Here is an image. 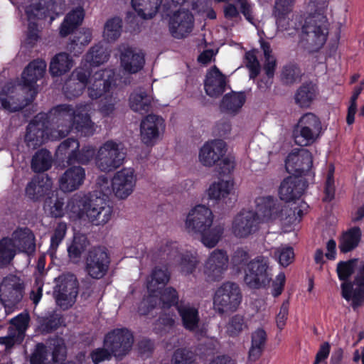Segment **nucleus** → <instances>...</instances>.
<instances>
[{"label":"nucleus","instance_id":"423d86ee","mask_svg":"<svg viewBox=\"0 0 364 364\" xmlns=\"http://www.w3.org/2000/svg\"><path fill=\"white\" fill-rule=\"evenodd\" d=\"M112 75V70H100L90 75V72L87 69L78 67L65 82L63 87L64 93L67 98L72 99L81 95L87 87L89 97L92 100L98 99L109 90L111 86L109 78Z\"/></svg>","mask_w":364,"mask_h":364},{"label":"nucleus","instance_id":"f8f14e48","mask_svg":"<svg viewBox=\"0 0 364 364\" xmlns=\"http://www.w3.org/2000/svg\"><path fill=\"white\" fill-rule=\"evenodd\" d=\"M321 123L312 113L301 117L296 127L295 142L300 146H308L317 140L321 133Z\"/></svg>","mask_w":364,"mask_h":364},{"label":"nucleus","instance_id":"a211bd4d","mask_svg":"<svg viewBox=\"0 0 364 364\" xmlns=\"http://www.w3.org/2000/svg\"><path fill=\"white\" fill-rule=\"evenodd\" d=\"M79 142L74 139H68L63 141L57 149L58 156L68 155V163L87 164L94 156L95 151L92 146H85L80 151H77Z\"/></svg>","mask_w":364,"mask_h":364},{"label":"nucleus","instance_id":"4468645a","mask_svg":"<svg viewBox=\"0 0 364 364\" xmlns=\"http://www.w3.org/2000/svg\"><path fill=\"white\" fill-rule=\"evenodd\" d=\"M353 288L350 283L344 282L341 285L343 297L353 307L357 308L364 304V261L357 262L354 270Z\"/></svg>","mask_w":364,"mask_h":364},{"label":"nucleus","instance_id":"5fc2aeb1","mask_svg":"<svg viewBox=\"0 0 364 364\" xmlns=\"http://www.w3.org/2000/svg\"><path fill=\"white\" fill-rule=\"evenodd\" d=\"M296 0H275L272 14L274 18H278L280 24H284V15L292 13Z\"/></svg>","mask_w":364,"mask_h":364},{"label":"nucleus","instance_id":"c756f323","mask_svg":"<svg viewBox=\"0 0 364 364\" xmlns=\"http://www.w3.org/2000/svg\"><path fill=\"white\" fill-rule=\"evenodd\" d=\"M28 319L27 314H19L12 319L11 323L14 326L9 328V334L4 337H0V344L5 346L6 353H9L16 343L23 340Z\"/></svg>","mask_w":364,"mask_h":364},{"label":"nucleus","instance_id":"412c9836","mask_svg":"<svg viewBox=\"0 0 364 364\" xmlns=\"http://www.w3.org/2000/svg\"><path fill=\"white\" fill-rule=\"evenodd\" d=\"M162 255L166 256L170 259H177L178 265L180 272L188 275L193 272L198 264V259L196 253L193 254L186 252L178 255V247L175 242H168L161 248Z\"/></svg>","mask_w":364,"mask_h":364},{"label":"nucleus","instance_id":"9d476101","mask_svg":"<svg viewBox=\"0 0 364 364\" xmlns=\"http://www.w3.org/2000/svg\"><path fill=\"white\" fill-rule=\"evenodd\" d=\"M272 280L269 259L259 255L252 259L245 269L244 281L250 288L259 289L269 285Z\"/></svg>","mask_w":364,"mask_h":364},{"label":"nucleus","instance_id":"4d7b16f0","mask_svg":"<svg viewBox=\"0 0 364 364\" xmlns=\"http://www.w3.org/2000/svg\"><path fill=\"white\" fill-rule=\"evenodd\" d=\"M88 242L83 235H75L73 242L68 247L69 257L71 259L77 262L80 257L81 254L85 250Z\"/></svg>","mask_w":364,"mask_h":364},{"label":"nucleus","instance_id":"79ce46f5","mask_svg":"<svg viewBox=\"0 0 364 364\" xmlns=\"http://www.w3.org/2000/svg\"><path fill=\"white\" fill-rule=\"evenodd\" d=\"M362 232L358 227H353L344 232L340 237L338 247L346 253L355 249L361 240Z\"/></svg>","mask_w":364,"mask_h":364},{"label":"nucleus","instance_id":"0eeeda50","mask_svg":"<svg viewBox=\"0 0 364 364\" xmlns=\"http://www.w3.org/2000/svg\"><path fill=\"white\" fill-rule=\"evenodd\" d=\"M154 294L156 297L152 302L146 304L145 309H149L147 314L156 308L161 309V316L154 324V331L162 335L168 333L175 325L176 316L170 309L178 304V296L176 290L172 287L164 289L157 287Z\"/></svg>","mask_w":364,"mask_h":364},{"label":"nucleus","instance_id":"8fccbe9b","mask_svg":"<svg viewBox=\"0 0 364 364\" xmlns=\"http://www.w3.org/2000/svg\"><path fill=\"white\" fill-rule=\"evenodd\" d=\"M53 163L50 153L46 149L37 151L32 158L31 168L35 172H43L48 170Z\"/></svg>","mask_w":364,"mask_h":364},{"label":"nucleus","instance_id":"cd10ccee","mask_svg":"<svg viewBox=\"0 0 364 364\" xmlns=\"http://www.w3.org/2000/svg\"><path fill=\"white\" fill-rule=\"evenodd\" d=\"M226 152V144L220 139L211 140L205 143L200 149L198 159L205 166H213L220 160Z\"/></svg>","mask_w":364,"mask_h":364},{"label":"nucleus","instance_id":"1a4fd4ad","mask_svg":"<svg viewBox=\"0 0 364 364\" xmlns=\"http://www.w3.org/2000/svg\"><path fill=\"white\" fill-rule=\"evenodd\" d=\"M66 348L62 338L49 341L47 346L38 343L30 357L31 364H56L64 361Z\"/></svg>","mask_w":364,"mask_h":364},{"label":"nucleus","instance_id":"09e8293b","mask_svg":"<svg viewBox=\"0 0 364 364\" xmlns=\"http://www.w3.org/2000/svg\"><path fill=\"white\" fill-rule=\"evenodd\" d=\"M122 19L117 17L108 19L104 26L102 37L107 42L115 41L121 35Z\"/></svg>","mask_w":364,"mask_h":364},{"label":"nucleus","instance_id":"f257e3e1","mask_svg":"<svg viewBox=\"0 0 364 364\" xmlns=\"http://www.w3.org/2000/svg\"><path fill=\"white\" fill-rule=\"evenodd\" d=\"M93 110L90 102L79 104L75 108L64 104L53 108L48 114H37L27 128V146L36 149L48 140L65 136L72 130L83 136L92 135L95 132V123L90 119Z\"/></svg>","mask_w":364,"mask_h":364},{"label":"nucleus","instance_id":"bb28decb","mask_svg":"<svg viewBox=\"0 0 364 364\" xmlns=\"http://www.w3.org/2000/svg\"><path fill=\"white\" fill-rule=\"evenodd\" d=\"M307 183L302 178L294 176L284 178L279 188V197L282 200L289 202L299 198L305 192Z\"/></svg>","mask_w":364,"mask_h":364},{"label":"nucleus","instance_id":"20e7f679","mask_svg":"<svg viewBox=\"0 0 364 364\" xmlns=\"http://www.w3.org/2000/svg\"><path fill=\"white\" fill-rule=\"evenodd\" d=\"M46 69V63L43 60H36L28 64L22 73L20 90L27 93L24 100H21L17 94V88L13 83L4 87L0 93L2 107L9 112H16L31 102L36 93V82L42 78Z\"/></svg>","mask_w":364,"mask_h":364},{"label":"nucleus","instance_id":"680f3d73","mask_svg":"<svg viewBox=\"0 0 364 364\" xmlns=\"http://www.w3.org/2000/svg\"><path fill=\"white\" fill-rule=\"evenodd\" d=\"M334 166L333 164H329L328 166V173L326 175L325 186H324V193L325 196L323 200L325 201H331L334 198L335 194V186H334Z\"/></svg>","mask_w":364,"mask_h":364},{"label":"nucleus","instance_id":"e2e57ef3","mask_svg":"<svg viewBox=\"0 0 364 364\" xmlns=\"http://www.w3.org/2000/svg\"><path fill=\"white\" fill-rule=\"evenodd\" d=\"M247 328V324L244 318L240 315L234 316L227 326V332L231 336L239 335L243 330Z\"/></svg>","mask_w":364,"mask_h":364},{"label":"nucleus","instance_id":"c03bdc74","mask_svg":"<svg viewBox=\"0 0 364 364\" xmlns=\"http://www.w3.org/2000/svg\"><path fill=\"white\" fill-rule=\"evenodd\" d=\"M162 0H132V4L139 16L151 18L158 11Z\"/></svg>","mask_w":364,"mask_h":364},{"label":"nucleus","instance_id":"0e129e2a","mask_svg":"<svg viewBox=\"0 0 364 364\" xmlns=\"http://www.w3.org/2000/svg\"><path fill=\"white\" fill-rule=\"evenodd\" d=\"M362 91L363 86H358L354 88L353 93L350 97L346 118V121L348 124H352L354 122L355 114L357 112V100Z\"/></svg>","mask_w":364,"mask_h":364},{"label":"nucleus","instance_id":"2eb2a0df","mask_svg":"<svg viewBox=\"0 0 364 364\" xmlns=\"http://www.w3.org/2000/svg\"><path fill=\"white\" fill-rule=\"evenodd\" d=\"M137 182L135 170L131 167L117 171L112 180V193L119 200H125L134 191Z\"/></svg>","mask_w":364,"mask_h":364},{"label":"nucleus","instance_id":"c9c22d12","mask_svg":"<svg viewBox=\"0 0 364 364\" xmlns=\"http://www.w3.org/2000/svg\"><path fill=\"white\" fill-rule=\"evenodd\" d=\"M225 76L216 68L209 70L205 80V90L208 95L215 97L224 92Z\"/></svg>","mask_w":364,"mask_h":364},{"label":"nucleus","instance_id":"de8ad7c7","mask_svg":"<svg viewBox=\"0 0 364 364\" xmlns=\"http://www.w3.org/2000/svg\"><path fill=\"white\" fill-rule=\"evenodd\" d=\"M109 82H111V86L109 87V90L105 92L101 96L105 97L102 100L101 105L99 108L100 112L105 117L113 116L115 110V105L117 102V97H114L112 94L109 93L112 88L115 85L114 72L113 75L109 78Z\"/></svg>","mask_w":364,"mask_h":364},{"label":"nucleus","instance_id":"338daca9","mask_svg":"<svg viewBox=\"0 0 364 364\" xmlns=\"http://www.w3.org/2000/svg\"><path fill=\"white\" fill-rule=\"evenodd\" d=\"M357 262L350 260L348 262H341L338 264L337 273L341 280L347 279L352 273H354Z\"/></svg>","mask_w":364,"mask_h":364},{"label":"nucleus","instance_id":"e433bc0d","mask_svg":"<svg viewBox=\"0 0 364 364\" xmlns=\"http://www.w3.org/2000/svg\"><path fill=\"white\" fill-rule=\"evenodd\" d=\"M183 326L188 331H195L200 321L198 309L190 304H181L177 306Z\"/></svg>","mask_w":364,"mask_h":364},{"label":"nucleus","instance_id":"4be33fe9","mask_svg":"<svg viewBox=\"0 0 364 364\" xmlns=\"http://www.w3.org/2000/svg\"><path fill=\"white\" fill-rule=\"evenodd\" d=\"M22 297L23 287L20 279L16 276L4 278L0 285V300L5 308L12 307Z\"/></svg>","mask_w":364,"mask_h":364},{"label":"nucleus","instance_id":"13d9d810","mask_svg":"<svg viewBox=\"0 0 364 364\" xmlns=\"http://www.w3.org/2000/svg\"><path fill=\"white\" fill-rule=\"evenodd\" d=\"M274 255L275 259H277L279 263L283 267L288 266L294 259L293 248L287 245H282L276 248Z\"/></svg>","mask_w":364,"mask_h":364},{"label":"nucleus","instance_id":"6e6d98bb","mask_svg":"<svg viewBox=\"0 0 364 364\" xmlns=\"http://www.w3.org/2000/svg\"><path fill=\"white\" fill-rule=\"evenodd\" d=\"M17 251L11 237H5L0 240V265L9 263Z\"/></svg>","mask_w":364,"mask_h":364},{"label":"nucleus","instance_id":"aec40b11","mask_svg":"<svg viewBox=\"0 0 364 364\" xmlns=\"http://www.w3.org/2000/svg\"><path fill=\"white\" fill-rule=\"evenodd\" d=\"M165 122L158 115L149 114L141 122L140 134L143 143L154 145L164 134Z\"/></svg>","mask_w":364,"mask_h":364},{"label":"nucleus","instance_id":"7c9ffc66","mask_svg":"<svg viewBox=\"0 0 364 364\" xmlns=\"http://www.w3.org/2000/svg\"><path fill=\"white\" fill-rule=\"evenodd\" d=\"M85 179V171L81 166L68 168L59 179L60 189L63 192H73L78 189Z\"/></svg>","mask_w":364,"mask_h":364},{"label":"nucleus","instance_id":"6e6552de","mask_svg":"<svg viewBox=\"0 0 364 364\" xmlns=\"http://www.w3.org/2000/svg\"><path fill=\"white\" fill-rule=\"evenodd\" d=\"M242 299L238 284L231 282L222 284L215 291L213 306L220 314L232 312L237 309Z\"/></svg>","mask_w":364,"mask_h":364},{"label":"nucleus","instance_id":"9b49d317","mask_svg":"<svg viewBox=\"0 0 364 364\" xmlns=\"http://www.w3.org/2000/svg\"><path fill=\"white\" fill-rule=\"evenodd\" d=\"M124 153L121 144L114 141H107L98 149L95 164L102 171L109 172L119 167L124 161Z\"/></svg>","mask_w":364,"mask_h":364},{"label":"nucleus","instance_id":"3c124183","mask_svg":"<svg viewBox=\"0 0 364 364\" xmlns=\"http://www.w3.org/2000/svg\"><path fill=\"white\" fill-rule=\"evenodd\" d=\"M316 89L313 83L303 85L295 95V101L301 107H307L316 97Z\"/></svg>","mask_w":364,"mask_h":364},{"label":"nucleus","instance_id":"4c0bfd02","mask_svg":"<svg viewBox=\"0 0 364 364\" xmlns=\"http://www.w3.org/2000/svg\"><path fill=\"white\" fill-rule=\"evenodd\" d=\"M85 17L84 9L79 6L69 12L64 18L60 28L61 36H67L80 26Z\"/></svg>","mask_w":364,"mask_h":364},{"label":"nucleus","instance_id":"a878e982","mask_svg":"<svg viewBox=\"0 0 364 364\" xmlns=\"http://www.w3.org/2000/svg\"><path fill=\"white\" fill-rule=\"evenodd\" d=\"M169 279L170 275L166 269L156 268L153 270L151 280L148 282L147 284L148 295L141 301L138 309L139 314L147 315L149 309H145V307L148 303L152 302L156 297V295L154 294L156 288L161 287V286L166 284Z\"/></svg>","mask_w":364,"mask_h":364},{"label":"nucleus","instance_id":"603ef678","mask_svg":"<svg viewBox=\"0 0 364 364\" xmlns=\"http://www.w3.org/2000/svg\"><path fill=\"white\" fill-rule=\"evenodd\" d=\"M245 102V96L242 93L232 92L226 94L223 98L221 108L229 113L237 112Z\"/></svg>","mask_w":364,"mask_h":364},{"label":"nucleus","instance_id":"f704fd0d","mask_svg":"<svg viewBox=\"0 0 364 364\" xmlns=\"http://www.w3.org/2000/svg\"><path fill=\"white\" fill-rule=\"evenodd\" d=\"M11 239L18 252L28 254L35 251V236L28 228H18L11 235Z\"/></svg>","mask_w":364,"mask_h":364},{"label":"nucleus","instance_id":"ea45409f","mask_svg":"<svg viewBox=\"0 0 364 364\" xmlns=\"http://www.w3.org/2000/svg\"><path fill=\"white\" fill-rule=\"evenodd\" d=\"M73 66V60L66 53L56 54L50 60L49 71L53 76H60Z\"/></svg>","mask_w":364,"mask_h":364},{"label":"nucleus","instance_id":"2f4dec72","mask_svg":"<svg viewBox=\"0 0 364 364\" xmlns=\"http://www.w3.org/2000/svg\"><path fill=\"white\" fill-rule=\"evenodd\" d=\"M109 56L110 50L107 47L102 43L96 44L90 48L79 67L87 69L90 72V75H92L94 73L91 70V67H97L107 62Z\"/></svg>","mask_w":364,"mask_h":364},{"label":"nucleus","instance_id":"7ed1b4c3","mask_svg":"<svg viewBox=\"0 0 364 364\" xmlns=\"http://www.w3.org/2000/svg\"><path fill=\"white\" fill-rule=\"evenodd\" d=\"M326 9V0H309L306 4L309 16L302 26L299 45L309 52L319 50L326 42L329 30Z\"/></svg>","mask_w":364,"mask_h":364},{"label":"nucleus","instance_id":"ddd939ff","mask_svg":"<svg viewBox=\"0 0 364 364\" xmlns=\"http://www.w3.org/2000/svg\"><path fill=\"white\" fill-rule=\"evenodd\" d=\"M78 294V283L73 276H60L56 279L53 294L57 304L65 310L71 307L75 302Z\"/></svg>","mask_w":364,"mask_h":364},{"label":"nucleus","instance_id":"864d4df0","mask_svg":"<svg viewBox=\"0 0 364 364\" xmlns=\"http://www.w3.org/2000/svg\"><path fill=\"white\" fill-rule=\"evenodd\" d=\"M266 333L262 328L257 329L252 335V346L249 351V358L252 360H257L262 352L266 341Z\"/></svg>","mask_w":364,"mask_h":364},{"label":"nucleus","instance_id":"69168bd1","mask_svg":"<svg viewBox=\"0 0 364 364\" xmlns=\"http://www.w3.org/2000/svg\"><path fill=\"white\" fill-rule=\"evenodd\" d=\"M240 6V11L247 21L254 26L257 25V19L255 17L254 6L247 0H235Z\"/></svg>","mask_w":364,"mask_h":364},{"label":"nucleus","instance_id":"37998d69","mask_svg":"<svg viewBox=\"0 0 364 364\" xmlns=\"http://www.w3.org/2000/svg\"><path fill=\"white\" fill-rule=\"evenodd\" d=\"M225 230L224 225H212L210 228H205L198 234L200 235V241L204 246L208 248H213L217 245L221 240Z\"/></svg>","mask_w":364,"mask_h":364},{"label":"nucleus","instance_id":"774afa93","mask_svg":"<svg viewBox=\"0 0 364 364\" xmlns=\"http://www.w3.org/2000/svg\"><path fill=\"white\" fill-rule=\"evenodd\" d=\"M171 364H194L192 353L186 349H178L173 353Z\"/></svg>","mask_w":364,"mask_h":364},{"label":"nucleus","instance_id":"6ab92c4d","mask_svg":"<svg viewBox=\"0 0 364 364\" xmlns=\"http://www.w3.org/2000/svg\"><path fill=\"white\" fill-rule=\"evenodd\" d=\"M229 257L223 250L211 252L203 265V274L208 281H216L222 278L228 270Z\"/></svg>","mask_w":364,"mask_h":364},{"label":"nucleus","instance_id":"393cba45","mask_svg":"<svg viewBox=\"0 0 364 364\" xmlns=\"http://www.w3.org/2000/svg\"><path fill=\"white\" fill-rule=\"evenodd\" d=\"M118 50L120 53V65L125 72L133 74L143 68L145 60L140 50L127 45L119 46Z\"/></svg>","mask_w":364,"mask_h":364},{"label":"nucleus","instance_id":"39448f33","mask_svg":"<svg viewBox=\"0 0 364 364\" xmlns=\"http://www.w3.org/2000/svg\"><path fill=\"white\" fill-rule=\"evenodd\" d=\"M66 213L73 221L87 220L95 225L107 223L112 217V208L106 198L95 193L74 195L67 203Z\"/></svg>","mask_w":364,"mask_h":364},{"label":"nucleus","instance_id":"49530a36","mask_svg":"<svg viewBox=\"0 0 364 364\" xmlns=\"http://www.w3.org/2000/svg\"><path fill=\"white\" fill-rule=\"evenodd\" d=\"M63 205V199L55 196L53 191L50 195L46 198L43 204V210L46 213L54 218H60L64 215L68 216L66 213L67 206L64 210Z\"/></svg>","mask_w":364,"mask_h":364},{"label":"nucleus","instance_id":"a19ab883","mask_svg":"<svg viewBox=\"0 0 364 364\" xmlns=\"http://www.w3.org/2000/svg\"><path fill=\"white\" fill-rule=\"evenodd\" d=\"M152 97L145 91L139 90L133 92L129 99V105L132 110L144 114L149 110Z\"/></svg>","mask_w":364,"mask_h":364},{"label":"nucleus","instance_id":"b1692460","mask_svg":"<svg viewBox=\"0 0 364 364\" xmlns=\"http://www.w3.org/2000/svg\"><path fill=\"white\" fill-rule=\"evenodd\" d=\"M109 259L107 253L102 248L90 251L86 260V271L94 279L103 277L107 272Z\"/></svg>","mask_w":364,"mask_h":364},{"label":"nucleus","instance_id":"5701e85b","mask_svg":"<svg viewBox=\"0 0 364 364\" xmlns=\"http://www.w3.org/2000/svg\"><path fill=\"white\" fill-rule=\"evenodd\" d=\"M313 164L312 155L306 149L292 150L287 156L285 167L289 173L301 174L309 171Z\"/></svg>","mask_w":364,"mask_h":364},{"label":"nucleus","instance_id":"dca6fc26","mask_svg":"<svg viewBox=\"0 0 364 364\" xmlns=\"http://www.w3.org/2000/svg\"><path fill=\"white\" fill-rule=\"evenodd\" d=\"M213 220L214 215L211 209L204 205H198L188 213L184 228L188 233L197 234L205 228H210Z\"/></svg>","mask_w":364,"mask_h":364},{"label":"nucleus","instance_id":"bf43d9fd","mask_svg":"<svg viewBox=\"0 0 364 364\" xmlns=\"http://www.w3.org/2000/svg\"><path fill=\"white\" fill-rule=\"evenodd\" d=\"M284 24H280L278 18H275L277 26L279 29L282 31H297L301 25V16L297 14H291L289 15H284Z\"/></svg>","mask_w":364,"mask_h":364},{"label":"nucleus","instance_id":"a18cd8bd","mask_svg":"<svg viewBox=\"0 0 364 364\" xmlns=\"http://www.w3.org/2000/svg\"><path fill=\"white\" fill-rule=\"evenodd\" d=\"M45 264L44 257H39L36 267L37 272L35 273V283L30 296L31 299L36 305L40 301L42 297Z\"/></svg>","mask_w":364,"mask_h":364},{"label":"nucleus","instance_id":"58836bf2","mask_svg":"<svg viewBox=\"0 0 364 364\" xmlns=\"http://www.w3.org/2000/svg\"><path fill=\"white\" fill-rule=\"evenodd\" d=\"M26 13L29 22L28 39L29 43L36 41L38 38V28L35 22L36 18H43L46 17V9L40 5L30 6L26 8Z\"/></svg>","mask_w":364,"mask_h":364},{"label":"nucleus","instance_id":"c85d7f7f","mask_svg":"<svg viewBox=\"0 0 364 364\" xmlns=\"http://www.w3.org/2000/svg\"><path fill=\"white\" fill-rule=\"evenodd\" d=\"M193 27V16L187 10H181L175 12L170 18L169 31L171 35L176 38L187 36Z\"/></svg>","mask_w":364,"mask_h":364},{"label":"nucleus","instance_id":"473e14b6","mask_svg":"<svg viewBox=\"0 0 364 364\" xmlns=\"http://www.w3.org/2000/svg\"><path fill=\"white\" fill-rule=\"evenodd\" d=\"M53 182L48 176L34 177L26 188V196L33 200H38L44 196H50Z\"/></svg>","mask_w":364,"mask_h":364},{"label":"nucleus","instance_id":"f3484780","mask_svg":"<svg viewBox=\"0 0 364 364\" xmlns=\"http://www.w3.org/2000/svg\"><path fill=\"white\" fill-rule=\"evenodd\" d=\"M134 343L132 333L127 329H114L106 335L104 347L115 357L125 355L131 350Z\"/></svg>","mask_w":364,"mask_h":364},{"label":"nucleus","instance_id":"052dcab7","mask_svg":"<svg viewBox=\"0 0 364 364\" xmlns=\"http://www.w3.org/2000/svg\"><path fill=\"white\" fill-rule=\"evenodd\" d=\"M67 224L65 223H59L54 230V232L50 238V251L54 253L58 249L59 245L63 240L66 232Z\"/></svg>","mask_w":364,"mask_h":364},{"label":"nucleus","instance_id":"f03ea898","mask_svg":"<svg viewBox=\"0 0 364 364\" xmlns=\"http://www.w3.org/2000/svg\"><path fill=\"white\" fill-rule=\"evenodd\" d=\"M256 210H242L232 219L230 230L237 238L246 239L255 234L262 223L289 225L298 220L295 211L272 196L258 197Z\"/></svg>","mask_w":364,"mask_h":364},{"label":"nucleus","instance_id":"72a5a7b5","mask_svg":"<svg viewBox=\"0 0 364 364\" xmlns=\"http://www.w3.org/2000/svg\"><path fill=\"white\" fill-rule=\"evenodd\" d=\"M233 188L234 183L232 180L218 179L210 184L205 195L209 200L219 203L227 198Z\"/></svg>","mask_w":364,"mask_h":364}]
</instances>
